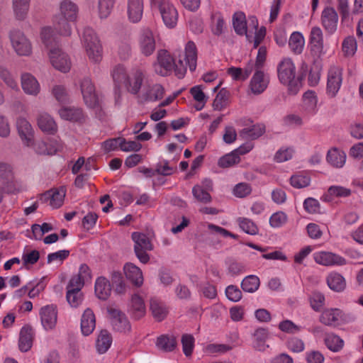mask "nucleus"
I'll use <instances>...</instances> for the list:
<instances>
[{"mask_svg": "<svg viewBox=\"0 0 363 363\" xmlns=\"http://www.w3.org/2000/svg\"><path fill=\"white\" fill-rule=\"evenodd\" d=\"M197 50L194 42L186 43L184 54L180 56L178 64H176L170 54L161 50L157 54V62L155 64V71L161 76H167L173 70L178 78H183L189 67L191 72L196 67Z\"/></svg>", "mask_w": 363, "mask_h": 363, "instance_id": "obj_1", "label": "nucleus"}, {"mask_svg": "<svg viewBox=\"0 0 363 363\" xmlns=\"http://www.w3.org/2000/svg\"><path fill=\"white\" fill-rule=\"evenodd\" d=\"M82 45L90 62L99 64L103 59V46L96 33L91 28L84 29Z\"/></svg>", "mask_w": 363, "mask_h": 363, "instance_id": "obj_2", "label": "nucleus"}, {"mask_svg": "<svg viewBox=\"0 0 363 363\" xmlns=\"http://www.w3.org/2000/svg\"><path fill=\"white\" fill-rule=\"evenodd\" d=\"M277 72L279 81L288 86L289 94H296L301 87V82L296 77V67L292 60L284 58L278 65Z\"/></svg>", "mask_w": 363, "mask_h": 363, "instance_id": "obj_3", "label": "nucleus"}, {"mask_svg": "<svg viewBox=\"0 0 363 363\" xmlns=\"http://www.w3.org/2000/svg\"><path fill=\"white\" fill-rule=\"evenodd\" d=\"M151 8L157 11L164 25L169 28H174L178 21V11L172 0H150Z\"/></svg>", "mask_w": 363, "mask_h": 363, "instance_id": "obj_4", "label": "nucleus"}, {"mask_svg": "<svg viewBox=\"0 0 363 363\" xmlns=\"http://www.w3.org/2000/svg\"><path fill=\"white\" fill-rule=\"evenodd\" d=\"M134 242V252L137 258L143 264L150 261V255L147 253L153 250V245L149 236L143 233L134 232L131 235Z\"/></svg>", "mask_w": 363, "mask_h": 363, "instance_id": "obj_5", "label": "nucleus"}, {"mask_svg": "<svg viewBox=\"0 0 363 363\" xmlns=\"http://www.w3.org/2000/svg\"><path fill=\"white\" fill-rule=\"evenodd\" d=\"M112 329L120 333L128 334L131 331V324L127 315L121 310L109 307L107 309Z\"/></svg>", "mask_w": 363, "mask_h": 363, "instance_id": "obj_6", "label": "nucleus"}, {"mask_svg": "<svg viewBox=\"0 0 363 363\" xmlns=\"http://www.w3.org/2000/svg\"><path fill=\"white\" fill-rule=\"evenodd\" d=\"M10 40L13 49L19 56H30L33 52L31 42L27 36L19 30L10 33Z\"/></svg>", "mask_w": 363, "mask_h": 363, "instance_id": "obj_7", "label": "nucleus"}, {"mask_svg": "<svg viewBox=\"0 0 363 363\" xmlns=\"http://www.w3.org/2000/svg\"><path fill=\"white\" fill-rule=\"evenodd\" d=\"M48 56L52 65L62 72H67L70 70L72 62L67 53L63 52L59 47L50 48Z\"/></svg>", "mask_w": 363, "mask_h": 363, "instance_id": "obj_8", "label": "nucleus"}, {"mask_svg": "<svg viewBox=\"0 0 363 363\" xmlns=\"http://www.w3.org/2000/svg\"><path fill=\"white\" fill-rule=\"evenodd\" d=\"M342 82V69L338 66H331L328 72L327 94L335 97L339 91Z\"/></svg>", "mask_w": 363, "mask_h": 363, "instance_id": "obj_9", "label": "nucleus"}, {"mask_svg": "<svg viewBox=\"0 0 363 363\" xmlns=\"http://www.w3.org/2000/svg\"><path fill=\"white\" fill-rule=\"evenodd\" d=\"M81 92L87 107L96 108L99 106V100L95 91V87L89 78L83 79L80 82Z\"/></svg>", "mask_w": 363, "mask_h": 363, "instance_id": "obj_10", "label": "nucleus"}, {"mask_svg": "<svg viewBox=\"0 0 363 363\" xmlns=\"http://www.w3.org/2000/svg\"><path fill=\"white\" fill-rule=\"evenodd\" d=\"M41 324L45 330L55 328L57 321V308L56 305L49 304L43 306L39 311Z\"/></svg>", "mask_w": 363, "mask_h": 363, "instance_id": "obj_11", "label": "nucleus"}, {"mask_svg": "<svg viewBox=\"0 0 363 363\" xmlns=\"http://www.w3.org/2000/svg\"><path fill=\"white\" fill-rule=\"evenodd\" d=\"M138 44L140 52L145 56L151 55L155 50L156 42L153 32L148 28H143L140 34Z\"/></svg>", "mask_w": 363, "mask_h": 363, "instance_id": "obj_12", "label": "nucleus"}, {"mask_svg": "<svg viewBox=\"0 0 363 363\" xmlns=\"http://www.w3.org/2000/svg\"><path fill=\"white\" fill-rule=\"evenodd\" d=\"M269 83V76L262 70L257 69L250 82L249 88L252 94L258 95L266 90Z\"/></svg>", "mask_w": 363, "mask_h": 363, "instance_id": "obj_13", "label": "nucleus"}, {"mask_svg": "<svg viewBox=\"0 0 363 363\" xmlns=\"http://www.w3.org/2000/svg\"><path fill=\"white\" fill-rule=\"evenodd\" d=\"M66 194V189L64 186L58 189H51L45 194H42L40 200L42 202L50 201V206L53 208L60 207L64 202Z\"/></svg>", "mask_w": 363, "mask_h": 363, "instance_id": "obj_14", "label": "nucleus"}, {"mask_svg": "<svg viewBox=\"0 0 363 363\" xmlns=\"http://www.w3.org/2000/svg\"><path fill=\"white\" fill-rule=\"evenodd\" d=\"M79 7L76 3L71 0H62L58 5V13L55 15L76 21L78 17Z\"/></svg>", "mask_w": 363, "mask_h": 363, "instance_id": "obj_15", "label": "nucleus"}, {"mask_svg": "<svg viewBox=\"0 0 363 363\" xmlns=\"http://www.w3.org/2000/svg\"><path fill=\"white\" fill-rule=\"evenodd\" d=\"M21 83L25 94L37 96L40 92V85L37 79L30 73L24 72L21 77Z\"/></svg>", "mask_w": 363, "mask_h": 363, "instance_id": "obj_16", "label": "nucleus"}, {"mask_svg": "<svg viewBox=\"0 0 363 363\" xmlns=\"http://www.w3.org/2000/svg\"><path fill=\"white\" fill-rule=\"evenodd\" d=\"M319 320L325 325L337 326L342 321V312L337 308H328L321 311Z\"/></svg>", "mask_w": 363, "mask_h": 363, "instance_id": "obj_17", "label": "nucleus"}, {"mask_svg": "<svg viewBox=\"0 0 363 363\" xmlns=\"http://www.w3.org/2000/svg\"><path fill=\"white\" fill-rule=\"evenodd\" d=\"M143 0H127V15L128 20L136 23L140 21L143 15Z\"/></svg>", "mask_w": 363, "mask_h": 363, "instance_id": "obj_18", "label": "nucleus"}, {"mask_svg": "<svg viewBox=\"0 0 363 363\" xmlns=\"http://www.w3.org/2000/svg\"><path fill=\"white\" fill-rule=\"evenodd\" d=\"M18 133L26 146L33 144V130L30 123L23 118H20L16 122Z\"/></svg>", "mask_w": 363, "mask_h": 363, "instance_id": "obj_19", "label": "nucleus"}, {"mask_svg": "<svg viewBox=\"0 0 363 363\" xmlns=\"http://www.w3.org/2000/svg\"><path fill=\"white\" fill-rule=\"evenodd\" d=\"M81 331L83 335H91L96 328V317L91 308H86L82 313L80 323Z\"/></svg>", "mask_w": 363, "mask_h": 363, "instance_id": "obj_20", "label": "nucleus"}, {"mask_svg": "<svg viewBox=\"0 0 363 363\" xmlns=\"http://www.w3.org/2000/svg\"><path fill=\"white\" fill-rule=\"evenodd\" d=\"M34 337L33 329L29 325L23 326L19 333L18 348L26 352L30 350Z\"/></svg>", "mask_w": 363, "mask_h": 363, "instance_id": "obj_21", "label": "nucleus"}, {"mask_svg": "<svg viewBox=\"0 0 363 363\" xmlns=\"http://www.w3.org/2000/svg\"><path fill=\"white\" fill-rule=\"evenodd\" d=\"M31 0H12V11L16 20L25 21L28 16Z\"/></svg>", "mask_w": 363, "mask_h": 363, "instance_id": "obj_22", "label": "nucleus"}, {"mask_svg": "<svg viewBox=\"0 0 363 363\" xmlns=\"http://www.w3.org/2000/svg\"><path fill=\"white\" fill-rule=\"evenodd\" d=\"M124 274L127 279L136 286L143 284V276L141 269L133 263H126L123 267Z\"/></svg>", "mask_w": 363, "mask_h": 363, "instance_id": "obj_23", "label": "nucleus"}, {"mask_svg": "<svg viewBox=\"0 0 363 363\" xmlns=\"http://www.w3.org/2000/svg\"><path fill=\"white\" fill-rule=\"evenodd\" d=\"M143 82V74L140 70L137 69L128 74L124 84L130 93L136 94L139 92Z\"/></svg>", "mask_w": 363, "mask_h": 363, "instance_id": "obj_24", "label": "nucleus"}, {"mask_svg": "<svg viewBox=\"0 0 363 363\" xmlns=\"http://www.w3.org/2000/svg\"><path fill=\"white\" fill-rule=\"evenodd\" d=\"M338 16L332 7L325 8L322 12V24L329 33H333L337 28Z\"/></svg>", "mask_w": 363, "mask_h": 363, "instance_id": "obj_25", "label": "nucleus"}, {"mask_svg": "<svg viewBox=\"0 0 363 363\" xmlns=\"http://www.w3.org/2000/svg\"><path fill=\"white\" fill-rule=\"evenodd\" d=\"M94 291L96 297L101 300H106L111 294V286L108 279L99 277L96 279Z\"/></svg>", "mask_w": 363, "mask_h": 363, "instance_id": "obj_26", "label": "nucleus"}, {"mask_svg": "<svg viewBox=\"0 0 363 363\" xmlns=\"http://www.w3.org/2000/svg\"><path fill=\"white\" fill-rule=\"evenodd\" d=\"M62 119L72 122H81L84 119L83 111L77 107H62L58 111Z\"/></svg>", "mask_w": 363, "mask_h": 363, "instance_id": "obj_27", "label": "nucleus"}, {"mask_svg": "<svg viewBox=\"0 0 363 363\" xmlns=\"http://www.w3.org/2000/svg\"><path fill=\"white\" fill-rule=\"evenodd\" d=\"M306 60L315 63L318 59V28L313 27L311 31L308 51L305 55Z\"/></svg>", "mask_w": 363, "mask_h": 363, "instance_id": "obj_28", "label": "nucleus"}, {"mask_svg": "<svg viewBox=\"0 0 363 363\" xmlns=\"http://www.w3.org/2000/svg\"><path fill=\"white\" fill-rule=\"evenodd\" d=\"M112 342L111 334L106 330H101L95 342L96 352L100 354L106 353L111 347Z\"/></svg>", "mask_w": 363, "mask_h": 363, "instance_id": "obj_29", "label": "nucleus"}, {"mask_svg": "<svg viewBox=\"0 0 363 363\" xmlns=\"http://www.w3.org/2000/svg\"><path fill=\"white\" fill-rule=\"evenodd\" d=\"M38 125L44 133L55 134L57 130V125L53 118L46 113H40L38 118Z\"/></svg>", "mask_w": 363, "mask_h": 363, "instance_id": "obj_30", "label": "nucleus"}, {"mask_svg": "<svg viewBox=\"0 0 363 363\" xmlns=\"http://www.w3.org/2000/svg\"><path fill=\"white\" fill-rule=\"evenodd\" d=\"M326 160L331 166L342 168L346 162V154L338 148L333 147L328 150Z\"/></svg>", "mask_w": 363, "mask_h": 363, "instance_id": "obj_31", "label": "nucleus"}, {"mask_svg": "<svg viewBox=\"0 0 363 363\" xmlns=\"http://www.w3.org/2000/svg\"><path fill=\"white\" fill-rule=\"evenodd\" d=\"M265 132V126L262 123L252 124L242 128L239 134L240 136L246 140H256L262 136Z\"/></svg>", "mask_w": 363, "mask_h": 363, "instance_id": "obj_32", "label": "nucleus"}, {"mask_svg": "<svg viewBox=\"0 0 363 363\" xmlns=\"http://www.w3.org/2000/svg\"><path fill=\"white\" fill-rule=\"evenodd\" d=\"M233 25L235 32L238 35H245L248 40H250V31L247 28L245 15L242 12H236L233 15Z\"/></svg>", "mask_w": 363, "mask_h": 363, "instance_id": "obj_33", "label": "nucleus"}, {"mask_svg": "<svg viewBox=\"0 0 363 363\" xmlns=\"http://www.w3.org/2000/svg\"><path fill=\"white\" fill-rule=\"evenodd\" d=\"M130 312L135 319H140L145 315L144 301L138 294H134L131 297Z\"/></svg>", "mask_w": 363, "mask_h": 363, "instance_id": "obj_34", "label": "nucleus"}, {"mask_svg": "<svg viewBox=\"0 0 363 363\" xmlns=\"http://www.w3.org/2000/svg\"><path fill=\"white\" fill-rule=\"evenodd\" d=\"M248 29L250 30L252 29V30L255 31L254 37L250 35L251 38L250 40L249 41H253L254 48H256L264 38L266 35V30L263 27L258 29V21L255 16L250 17Z\"/></svg>", "mask_w": 363, "mask_h": 363, "instance_id": "obj_35", "label": "nucleus"}, {"mask_svg": "<svg viewBox=\"0 0 363 363\" xmlns=\"http://www.w3.org/2000/svg\"><path fill=\"white\" fill-rule=\"evenodd\" d=\"M346 264V259L338 255L328 252H322L319 253V264L325 266H342Z\"/></svg>", "mask_w": 363, "mask_h": 363, "instance_id": "obj_36", "label": "nucleus"}, {"mask_svg": "<svg viewBox=\"0 0 363 363\" xmlns=\"http://www.w3.org/2000/svg\"><path fill=\"white\" fill-rule=\"evenodd\" d=\"M326 281L329 288L336 292H341L346 287L345 279L335 272H332L328 275Z\"/></svg>", "mask_w": 363, "mask_h": 363, "instance_id": "obj_37", "label": "nucleus"}, {"mask_svg": "<svg viewBox=\"0 0 363 363\" xmlns=\"http://www.w3.org/2000/svg\"><path fill=\"white\" fill-rule=\"evenodd\" d=\"M74 22L75 21L55 16L53 21L55 31L60 35L69 36L72 34L71 24Z\"/></svg>", "mask_w": 363, "mask_h": 363, "instance_id": "obj_38", "label": "nucleus"}, {"mask_svg": "<svg viewBox=\"0 0 363 363\" xmlns=\"http://www.w3.org/2000/svg\"><path fill=\"white\" fill-rule=\"evenodd\" d=\"M305 45L303 35L298 31L293 32L289 39V47L290 50L295 55L301 54Z\"/></svg>", "mask_w": 363, "mask_h": 363, "instance_id": "obj_39", "label": "nucleus"}, {"mask_svg": "<svg viewBox=\"0 0 363 363\" xmlns=\"http://www.w3.org/2000/svg\"><path fill=\"white\" fill-rule=\"evenodd\" d=\"M211 30L213 35H222L226 28L222 14L220 12H213L211 15Z\"/></svg>", "mask_w": 363, "mask_h": 363, "instance_id": "obj_40", "label": "nucleus"}, {"mask_svg": "<svg viewBox=\"0 0 363 363\" xmlns=\"http://www.w3.org/2000/svg\"><path fill=\"white\" fill-rule=\"evenodd\" d=\"M150 311L153 318L157 321H162L164 320L168 313V310L165 304L157 299L151 300Z\"/></svg>", "mask_w": 363, "mask_h": 363, "instance_id": "obj_41", "label": "nucleus"}, {"mask_svg": "<svg viewBox=\"0 0 363 363\" xmlns=\"http://www.w3.org/2000/svg\"><path fill=\"white\" fill-rule=\"evenodd\" d=\"M156 346L164 352H172L177 346L176 337L172 335H162L157 337Z\"/></svg>", "mask_w": 363, "mask_h": 363, "instance_id": "obj_42", "label": "nucleus"}, {"mask_svg": "<svg viewBox=\"0 0 363 363\" xmlns=\"http://www.w3.org/2000/svg\"><path fill=\"white\" fill-rule=\"evenodd\" d=\"M323 340L327 348L333 352H340L345 344L344 340L334 333L326 334Z\"/></svg>", "mask_w": 363, "mask_h": 363, "instance_id": "obj_43", "label": "nucleus"}, {"mask_svg": "<svg viewBox=\"0 0 363 363\" xmlns=\"http://www.w3.org/2000/svg\"><path fill=\"white\" fill-rule=\"evenodd\" d=\"M318 104V98L315 91L308 90L303 95V106L304 109L315 114V108Z\"/></svg>", "mask_w": 363, "mask_h": 363, "instance_id": "obj_44", "label": "nucleus"}, {"mask_svg": "<svg viewBox=\"0 0 363 363\" xmlns=\"http://www.w3.org/2000/svg\"><path fill=\"white\" fill-rule=\"evenodd\" d=\"M164 90L162 86L158 84H155L148 86L144 94L145 100L149 101H155L163 97Z\"/></svg>", "mask_w": 363, "mask_h": 363, "instance_id": "obj_45", "label": "nucleus"}, {"mask_svg": "<svg viewBox=\"0 0 363 363\" xmlns=\"http://www.w3.org/2000/svg\"><path fill=\"white\" fill-rule=\"evenodd\" d=\"M190 94L196 101V104L195 106L196 109L197 111L201 110L204 107L208 99V97L203 91L202 86L196 85L191 87L190 89Z\"/></svg>", "mask_w": 363, "mask_h": 363, "instance_id": "obj_46", "label": "nucleus"}, {"mask_svg": "<svg viewBox=\"0 0 363 363\" xmlns=\"http://www.w3.org/2000/svg\"><path fill=\"white\" fill-rule=\"evenodd\" d=\"M55 33H56L55 29L50 26L44 27L41 29L40 39L48 48L50 49L55 47L56 37L55 36Z\"/></svg>", "mask_w": 363, "mask_h": 363, "instance_id": "obj_47", "label": "nucleus"}, {"mask_svg": "<svg viewBox=\"0 0 363 363\" xmlns=\"http://www.w3.org/2000/svg\"><path fill=\"white\" fill-rule=\"evenodd\" d=\"M229 92L222 89L216 96L213 102V109L216 111H222L229 104Z\"/></svg>", "mask_w": 363, "mask_h": 363, "instance_id": "obj_48", "label": "nucleus"}, {"mask_svg": "<svg viewBox=\"0 0 363 363\" xmlns=\"http://www.w3.org/2000/svg\"><path fill=\"white\" fill-rule=\"evenodd\" d=\"M259 284L260 281L258 277L249 275L242 280L241 287L245 292L254 293L259 289Z\"/></svg>", "mask_w": 363, "mask_h": 363, "instance_id": "obj_49", "label": "nucleus"}, {"mask_svg": "<svg viewBox=\"0 0 363 363\" xmlns=\"http://www.w3.org/2000/svg\"><path fill=\"white\" fill-rule=\"evenodd\" d=\"M116 51L121 60H125L128 59L131 55L130 41L127 39L118 40L116 44Z\"/></svg>", "mask_w": 363, "mask_h": 363, "instance_id": "obj_50", "label": "nucleus"}, {"mask_svg": "<svg viewBox=\"0 0 363 363\" xmlns=\"http://www.w3.org/2000/svg\"><path fill=\"white\" fill-rule=\"evenodd\" d=\"M240 161V156L236 154V151L233 150L231 152L221 157L218 160V164L220 167L228 168L239 163Z\"/></svg>", "mask_w": 363, "mask_h": 363, "instance_id": "obj_51", "label": "nucleus"}, {"mask_svg": "<svg viewBox=\"0 0 363 363\" xmlns=\"http://www.w3.org/2000/svg\"><path fill=\"white\" fill-rule=\"evenodd\" d=\"M116 0H99L98 12L100 18H106L111 14Z\"/></svg>", "mask_w": 363, "mask_h": 363, "instance_id": "obj_52", "label": "nucleus"}, {"mask_svg": "<svg viewBox=\"0 0 363 363\" xmlns=\"http://www.w3.org/2000/svg\"><path fill=\"white\" fill-rule=\"evenodd\" d=\"M128 76L126 69L122 65H116L111 70V77L116 84H124Z\"/></svg>", "mask_w": 363, "mask_h": 363, "instance_id": "obj_53", "label": "nucleus"}, {"mask_svg": "<svg viewBox=\"0 0 363 363\" xmlns=\"http://www.w3.org/2000/svg\"><path fill=\"white\" fill-rule=\"evenodd\" d=\"M357 49V41L352 36H348L343 40L342 43V50L344 55L346 57H352L354 55Z\"/></svg>", "mask_w": 363, "mask_h": 363, "instance_id": "obj_54", "label": "nucleus"}, {"mask_svg": "<svg viewBox=\"0 0 363 363\" xmlns=\"http://www.w3.org/2000/svg\"><path fill=\"white\" fill-rule=\"evenodd\" d=\"M240 228L246 233L254 235L258 233L259 230L256 224L247 218H239L237 220Z\"/></svg>", "mask_w": 363, "mask_h": 363, "instance_id": "obj_55", "label": "nucleus"}, {"mask_svg": "<svg viewBox=\"0 0 363 363\" xmlns=\"http://www.w3.org/2000/svg\"><path fill=\"white\" fill-rule=\"evenodd\" d=\"M192 194L197 201L208 203L211 201L209 192L205 190L201 185H195L192 189Z\"/></svg>", "mask_w": 363, "mask_h": 363, "instance_id": "obj_56", "label": "nucleus"}, {"mask_svg": "<svg viewBox=\"0 0 363 363\" xmlns=\"http://www.w3.org/2000/svg\"><path fill=\"white\" fill-rule=\"evenodd\" d=\"M13 177V167L6 162H0V184L3 186L6 181L12 180Z\"/></svg>", "mask_w": 363, "mask_h": 363, "instance_id": "obj_57", "label": "nucleus"}, {"mask_svg": "<svg viewBox=\"0 0 363 363\" xmlns=\"http://www.w3.org/2000/svg\"><path fill=\"white\" fill-rule=\"evenodd\" d=\"M310 182V177L302 174H294L290 178L291 185L296 189H301L308 186Z\"/></svg>", "mask_w": 363, "mask_h": 363, "instance_id": "obj_58", "label": "nucleus"}, {"mask_svg": "<svg viewBox=\"0 0 363 363\" xmlns=\"http://www.w3.org/2000/svg\"><path fill=\"white\" fill-rule=\"evenodd\" d=\"M0 78L11 89H18V84L10 72L6 67L1 66H0Z\"/></svg>", "mask_w": 363, "mask_h": 363, "instance_id": "obj_59", "label": "nucleus"}, {"mask_svg": "<svg viewBox=\"0 0 363 363\" xmlns=\"http://www.w3.org/2000/svg\"><path fill=\"white\" fill-rule=\"evenodd\" d=\"M67 300L72 307H77L82 302L83 296L81 291H76L74 289H69L67 291Z\"/></svg>", "mask_w": 363, "mask_h": 363, "instance_id": "obj_60", "label": "nucleus"}, {"mask_svg": "<svg viewBox=\"0 0 363 363\" xmlns=\"http://www.w3.org/2000/svg\"><path fill=\"white\" fill-rule=\"evenodd\" d=\"M52 94L55 99L60 103H67L69 101V94L62 85H55L52 89Z\"/></svg>", "mask_w": 363, "mask_h": 363, "instance_id": "obj_61", "label": "nucleus"}, {"mask_svg": "<svg viewBox=\"0 0 363 363\" xmlns=\"http://www.w3.org/2000/svg\"><path fill=\"white\" fill-rule=\"evenodd\" d=\"M233 194L238 198H244L250 195L252 192V187L250 184L241 182L236 184L233 189Z\"/></svg>", "mask_w": 363, "mask_h": 363, "instance_id": "obj_62", "label": "nucleus"}, {"mask_svg": "<svg viewBox=\"0 0 363 363\" xmlns=\"http://www.w3.org/2000/svg\"><path fill=\"white\" fill-rule=\"evenodd\" d=\"M183 352L186 357L191 356L194 347V338L191 335L186 334L182 337Z\"/></svg>", "mask_w": 363, "mask_h": 363, "instance_id": "obj_63", "label": "nucleus"}, {"mask_svg": "<svg viewBox=\"0 0 363 363\" xmlns=\"http://www.w3.org/2000/svg\"><path fill=\"white\" fill-rule=\"evenodd\" d=\"M287 221V216L284 212L273 213L269 218V224L272 228H280Z\"/></svg>", "mask_w": 363, "mask_h": 363, "instance_id": "obj_64", "label": "nucleus"}]
</instances>
